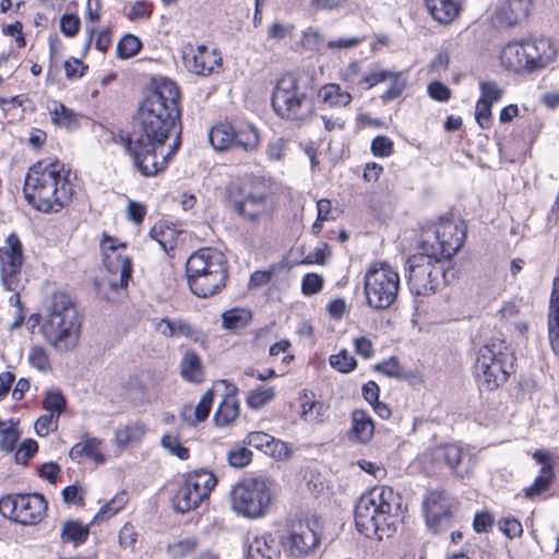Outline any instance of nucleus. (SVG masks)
<instances>
[{"label":"nucleus","instance_id":"f257e3e1","mask_svg":"<svg viewBox=\"0 0 559 559\" xmlns=\"http://www.w3.org/2000/svg\"><path fill=\"white\" fill-rule=\"evenodd\" d=\"M179 97L176 83L163 80L138 108L127 147L145 177L164 171L181 145Z\"/></svg>","mask_w":559,"mask_h":559},{"label":"nucleus","instance_id":"f03ea898","mask_svg":"<svg viewBox=\"0 0 559 559\" xmlns=\"http://www.w3.org/2000/svg\"><path fill=\"white\" fill-rule=\"evenodd\" d=\"M24 195L29 205L44 212H59L72 199L70 171L59 160L33 165L25 176Z\"/></svg>","mask_w":559,"mask_h":559},{"label":"nucleus","instance_id":"7ed1b4c3","mask_svg":"<svg viewBox=\"0 0 559 559\" xmlns=\"http://www.w3.org/2000/svg\"><path fill=\"white\" fill-rule=\"evenodd\" d=\"M401 497L391 487L379 486L364 493L355 508V524L366 537L382 539L389 532L393 519L399 516Z\"/></svg>","mask_w":559,"mask_h":559},{"label":"nucleus","instance_id":"20e7f679","mask_svg":"<svg viewBox=\"0 0 559 559\" xmlns=\"http://www.w3.org/2000/svg\"><path fill=\"white\" fill-rule=\"evenodd\" d=\"M82 328V314L72 297L63 292L51 295L41 332L58 352H68L78 344Z\"/></svg>","mask_w":559,"mask_h":559},{"label":"nucleus","instance_id":"39448f33","mask_svg":"<svg viewBox=\"0 0 559 559\" xmlns=\"http://www.w3.org/2000/svg\"><path fill=\"white\" fill-rule=\"evenodd\" d=\"M186 272L191 292L203 298L218 293L226 285L228 277L224 254L211 248L193 252L187 260Z\"/></svg>","mask_w":559,"mask_h":559},{"label":"nucleus","instance_id":"423d86ee","mask_svg":"<svg viewBox=\"0 0 559 559\" xmlns=\"http://www.w3.org/2000/svg\"><path fill=\"white\" fill-rule=\"evenodd\" d=\"M514 353L504 341L492 340L484 345L474 366L480 386L493 391L506 383L514 372Z\"/></svg>","mask_w":559,"mask_h":559},{"label":"nucleus","instance_id":"0eeeda50","mask_svg":"<svg viewBox=\"0 0 559 559\" xmlns=\"http://www.w3.org/2000/svg\"><path fill=\"white\" fill-rule=\"evenodd\" d=\"M271 102L276 115L285 120L304 122L314 114L311 97L300 87L299 80L290 73L277 80Z\"/></svg>","mask_w":559,"mask_h":559},{"label":"nucleus","instance_id":"6e6552de","mask_svg":"<svg viewBox=\"0 0 559 559\" xmlns=\"http://www.w3.org/2000/svg\"><path fill=\"white\" fill-rule=\"evenodd\" d=\"M405 271L409 292L417 296L436 293L445 281L444 261L435 259L424 250L407 259Z\"/></svg>","mask_w":559,"mask_h":559},{"label":"nucleus","instance_id":"1a4fd4ad","mask_svg":"<svg viewBox=\"0 0 559 559\" xmlns=\"http://www.w3.org/2000/svg\"><path fill=\"white\" fill-rule=\"evenodd\" d=\"M365 294L368 306L376 310L389 308L400 289L399 273L385 262H376L365 274Z\"/></svg>","mask_w":559,"mask_h":559},{"label":"nucleus","instance_id":"9d476101","mask_svg":"<svg viewBox=\"0 0 559 559\" xmlns=\"http://www.w3.org/2000/svg\"><path fill=\"white\" fill-rule=\"evenodd\" d=\"M24 263L23 246L16 234H10L0 247V274L5 290L11 292L10 305H20V294L25 288L26 280L22 276Z\"/></svg>","mask_w":559,"mask_h":559},{"label":"nucleus","instance_id":"9b49d317","mask_svg":"<svg viewBox=\"0 0 559 559\" xmlns=\"http://www.w3.org/2000/svg\"><path fill=\"white\" fill-rule=\"evenodd\" d=\"M231 509L246 518H259L270 507L272 496L262 479H246L233 486L230 493Z\"/></svg>","mask_w":559,"mask_h":559},{"label":"nucleus","instance_id":"f8f14e48","mask_svg":"<svg viewBox=\"0 0 559 559\" xmlns=\"http://www.w3.org/2000/svg\"><path fill=\"white\" fill-rule=\"evenodd\" d=\"M227 197L234 211L249 222L266 218L273 212L272 201L263 189L231 183L227 188Z\"/></svg>","mask_w":559,"mask_h":559},{"label":"nucleus","instance_id":"ddd939ff","mask_svg":"<svg viewBox=\"0 0 559 559\" xmlns=\"http://www.w3.org/2000/svg\"><path fill=\"white\" fill-rule=\"evenodd\" d=\"M216 483L215 475L206 469L188 474L173 498L176 512L187 513L197 509L204 499L209 498Z\"/></svg>","mask_w":559,"mask_h":559},{"label":"nucleus","instance_id":"4468645a","mask_svg":"<svg viewBox=\"0 0 559 559\" xmlns=\"http://www.w3.org/2000/svg\"><path fill=\"white\" fill-rule=\"evenodd\" d=\"M464 233L450 221H441L432 231H425L419 242V250L430 253L441 261L454 255L463 245Z\"/></svg>","mask_w":559,"mask_h":559},{"label":"nucleus","instance_id":"2eb2a0df","mask_svg":"<svg viewBox=\"0 0 559 559\" xmlns=\"http://www.w3.org/2000/svg\"><path fill=\"white\" fill-rule=\"evenodd\" d=\"M47 510V502L39 493L7 496L0 500V513L23 525L38 523Z\"/></svg>","mask_w":559,"mask_h":559},{"label":"nucleus","instance_id":"dca6fc26","mask_svg":"<svg viewBox=\"0 0 559 559\" xmlns=\"http://www.w3.org/2000/svg\"><path fill=\"white\" fill-rule=\"evenodd\" d=\"M321 525L318 519L298 521L292 525L287 536L282 537L285 552L290 557H302L320 545Z\"/></svg>","mask_w":559,"mask_h":559},{"label":"nucleus","instance_id":"f3484780","mask_svg":"<svg viewBox=\"0 0 559 559\" xmlns=\"http://www.w3.org/2000/svg\"><path fill=\"white\" fill-rule=\"evenodd\" d=\"M452 498L445 490H430L424 500V514L427 525L436 533L451 525Z\"/></svg>","mask_w":559,"mask_h":559},{"label":"nucleus","instance_id":"a211bd4d","mask_svg":"<svg viewBox=\"0 0 559 559\" xmlns=\"http://www.w3.org/2000/svg\"><path fill=\"white\" fill-rule=\"evenodd\" d=\"M182 59L189 72L203 76L213 73L222 62L221 53L216 49H209L205 45L186 47Z\"/></svg>","mask_w":559,"mask_h":559},{"label":"nucleus","instance_id":"6ab92c4d","mask_svg":"<svg viewBox=\"0 0 559 559\" xmlns=\"http://www.w3.org/2000/svg\"><path fill=\"white\" fill-rule=\"evenodd\" d=\"M465 453L457 444H444L431 450L430 457L436 464L444 463L457 477L463 478L471 469L469 461L465 462Z\"/></svg>","mask_w":559,"mask_h":559},{"label":"nucleus","instance_id":"aec40b11","mask_svg":"<svg viewBox=\"0 0 559 559\" xmlns=\"http://www.w3.org/2000/svg\"><path fill=\"white\" fill-rule=\"evenodd\" d=\"M501 64L513 72H534L528 41H510L501 51Z\"/></svg>","mask_w":559,"mask_h":559},{"label":"nucleus","instance_id":"412c9836","mask_svg":"<svg viewBox=\"0 0 559 559\" xmlns=\"http://www.w3.org/2000/svg\"><path fill=\"white\" fill-rule=\"evenodd\" d=\"M530 0H503L497 5L493 23L499 27H510L524 20L530 11Z\"/></svg>","mask_w":559,"mask_h":559},{"label":"nucleus","instance_id":"4be33fe9","mask_svg":"<svg viewBox=\"0 0 559 559\" xmlns=\"http://www.w3.org/2000/svg\"><path fill=\"white\" fill-rule=\"evenodd\" d=\"M527 41L534 71L544 69L556 60L559 48L551 38L540 37Z\"/></svg>","mask_w":559,"mask_h":559},{"label":"nucleus","instance_id":"5701e85b","mask_svg":"<svg viewBox=\"0 0 559 559\" xmlns=\"http://www.w3.org/2000/svg\"><path fill=\"white\" fill-rule=\"evenodd\" d=\"M352 426L347 433L350 441L368 443L374 433V424L370 415L362 409H354L350 415Z\"/></svg>","mask_w":559,"mask_h":559},{"label":"nucleus","instance_id":"b1692460","mask_svg":"<svg viewBox=\"0 0 559 559\" xmlns=\"http://www.w3.org/2000/svg\"><path fill=\"white\" fill-rule=\"evenodd\" d=\"M108 262L106 263L110 278L108 285L111 289L127 287L129 281L132 278V262L128 257L120 254L115 258L107 257Z\"/></svg>","mask_w":559,"mask_h":559},{"label":"nucleus","instance_id":"393cba45","mask_svg":"<svg viewBox=\"0 0 559 559\" xmlns=\"http://www.w3.org/2000/svg\"><path fill=\"white\" fill-rule=\"evenodd\" d=\"M278 543L271 535L255 537L248 546L247 559H280Z\"/></svg>","mask_w":559,"mask_h":559},{"label":"nucleus","instance_id":"a878e982","mask_svg":"<svg viewBox=\"0 0 559 559\" xmlns=\"http://www.w3.org/2000/svg\"><path fill=\"white\" fill-rule=\"evenodd\" d=\"M549 343L552 352L559 355V277L554 280L548 316Z\"/></svg>","mask_w":559,"mask_h":559},{"label":"nucleus","instance_id":"bb28decb","mask_svg":"<svg viewBox=\"0 0 559 559\" xmlns=\"http://www.w3.org/2000/svg\"><path fill=\"white\" fill-rule=\"evenodd\" d=\"M432 19L441 24L451 23L461 11V0H425Z\"/></svg>","mask_w":559,"mask_h":559},{"label":"nucleus","instance_id":"cd10ccee","mask_svg":"<svg viewBox=\"0 0 559 559\" xmlns=\"http://www.w3.org/2000/svg\"><path fill=\"white\" fill-rule=\"evenodd\" d=\"M260 144V135L254 126L247 122L235 123V135L233 139V146L242 148L246 152H252L258 148Z\"/></svg>","mask_w":559,"mask_h":559},{"label":"nucleus","instance_id":"c85d7f7f","mask_svg":"<svg viewBox=\"0 0 559 559\" xmlns=\"http://www.w3.org/2000/svg\"><path fill=\"white\" fill-rule=\"evenodd\" d=\"M237 389L233 386V390L226 394L223 401L219 403L213 420L216 426L225 427L233 423L239 415V403L235 396Z\"/></svg>","mask_w":559,"mask_h":559},{"label":"nucleus","instance_id":"c756f323","mask_svg":"<svg viewBox=\"0 0 559 559\" xmlns=\"http://www.w3.org/2000/svg\"><path fill=\"white\" fill-rule=\"evenodd\" d=\"M319 97L322 103L328 105L330 108L346 107L353 99L352 95L342 90V87L336 83H329L324 85L319 92Z\"/></svg>","mask_w":559,"mask_h":559},{"label":"nucleus","instance_id":"7c9ffc66","mask_svg":"<svg viewBox=\"0 0 559 559\" xmlns=\"http://www.w3.org/2000/svg\"><path fill=\"white\" fill-rule=\"evenodd\" d=\"M235 123L222 122L214 126L209 132V140L216 151H224L233 146Z\"/></svg>","mask_w":559,"mask_h":559},{"label":"nucleus","instance_id":"2f4dec72","mask_svg":"<svg viewBox=\"0 0 559 559\" xmlns=\"http://www.w3.org/2000/svg\"><path fill=\"white\" fill-rule=\"evenodd\" d=\"M180 374L189 382H201L203 379V368L199 355L194 350L185 353L180 361Z\"/></svg>","mask_w":559,"mask_h":559},{"label":"nucleus","instance_id":"473e14b6","mask_svg":"<svg viewBox=\"0 0 559 559\" xmlns=\"http://www.w3.org/2000/svg\"><path fill=\"white\" fill-rule=\"evenodd\" d=\"M251 320V311L242 308H234L222 314L223 328L235 332L247 328Z\"/></svg>","mask_w":559,"mask_h":559},{"label":"nucleus","instance_id":"72a5a7b5","mask_svg":"<svg viewBox=\"0 0 559 559\" xmlns=\"http://www.w3.org/2000/svg\"><path fill=\"white\" fill-rule=\"evenodd\" d=\"M50 116L55 124L69 130L75 129L80 124V116L61 103H53Z\"/></svg>","mask_w":559,"mask_h":559},{"label":"nucleus","instance_id":"f704fd0d","mask_svg":"<svg viewBox=\"0 0 559 559\" xmlns=\"http://www.w3.org/2000/svg\"><path fill=\"white\" fill-rule=\"evenodd\" d=\"M554 477L551 464H545L542 466L539 475L534 479L533 484L523 490L524 496L527 499H533L545 492L552 484Z\"/></svg>","mask_w":559,"mask_h":559},{"label":"nucleus","instance_id":"c9c22d12","mask_svg":"<svg viewBox=\"0 0 559 559\" xmlns=\"http://www.w3.org/2000/svg\"><path fill=\"white\" fill-rule=\"evenodd\" d=\"M88 534V526L79 521L69 520L62 524L61 539L66 543L81 545L87 539Z\"/></svg>","mask_w":559,"mask_h":559},{"label":"nucleus","instance_id":"e433bc0d","mask_svg":"<svg viewBox=\"0 0 559 559\" xmlns=\"http://www.w3.org/2000/svg\"><path fill=\"white\" fill-rule=\"evenodd\" d=\"M151 237L156 240L164 251L175 248L177 241V231L175 228L165 225H155L151 231Z\"/></svg>","mask_w":559,"mask_h":559},{"label":"nucleus","instance_id":"4c0bfd02","mask_svg":"<svg viewBox=\"0 0 559 559\" xmlns=\"http://www.w3.org/2000/svg\"><path fill=\"white\" fill-rule=\"evenodd\" d=\"M128 499L126 491L118 492L110 501L100 508L94 516L93 522H99L110 519L123 509Z\"/></svg>","mask_w":559,"mask_h":559},{"label":"nucleus","instance_id":"58836bf2","mask_svg":"<svg viewBox=\"0 0 559 559\" xmlns=\"http://www.w3.org/2000/svg\"><path fill=\"white\" fill-rule=\"evenodd\" d=\"M142 48L141 40L132 34H126L117 44V57L129 59L134 57Z\"/></svg>","mask_w":559,"mask_h":559},{"label":"nucleus","instance_id":"ea45409f","mask_svg":"<svg viewBox=\"0 0 559 559\" xmlns=\"http://www.w3.org/2000/svg\"><path fill=\"white\" fill-rule=\"evenodd\" d=\"M144 435V430L139 425L120 427L115 431V441L119 447H126L133 441H138Z\"/></svg>","mask_w":559,"mask_h":559},{"label":"nucleus","instance_id":"a19ab883","mask_svg":"<svg viewBox=\"0 0 559 559\" xmlns=\"http://www.w3.org/2000/svg\"><path fill=\"white\" fill-rule=\"evenodd\" d=\"M275 396V392L273 388H263L260 386L255 390H252L248 397H247V404L252 409H260L265 404L271 402Z\"/></svg>","mask_w":559,"mask_h":559},{"label":"nucleus","instance_id":"79ce46f5","mask_svg":"<svg viewBox=\"0 0 559 559\" xmlns=\"http://www.w3.org/2000/svg\"><path fill=\"white\" fill-rule=\"evenodd\" d=\"M27 360L32 367L40 372H47L51 369L49 355L41 346H33L28 353Z\"/></svg>","mask_w":559,"mask_h":559},{"label":"nucleus","instance_id":"37998d69","mask_svg":"<svg viewBox=\"0 0 559 559\" xmlns=\"http://www.w3.org/2000/svg\"><path fill=\"white\" fill-rule=\"evenodd\" d=\"M388 80H390V86L381 96L383 103L400 97L406 87V80L402 73L391 71V76Z\"/></svg>","mask_w":559,"mask_h":559},{"label":"nucleus","instance_id":"c03bdc74","mask_svg":"<svg viewBox=\"0 0 559 559\" xmlns=\"http://www.w3.org/2000/svg\"><path fill=\"white\" fill-rule=\"evenodd\" d=\"M43 407L47 412L55 413L57 417H60L67 407V400L61 392L49 391L43 401Z\"/></svg>","mask_w":559,"mask_h":559},{"label":"nucleus","instance_id":"a18cd8bd","mask_svg":"<svg viewBox=\"0 0 559 559\" xmlns=\"http://www.w3.org/2000/svg\"><path fill=\"white\" fill-rule=\"evenodd\" d=\"M330 365L334 369L343 373H347L356 368L357 362L356 359L350 356L346 349H342L338 354L332 355L330 357Z\"/></svg>","mask_w":559,"mask_h":559},{"label":"nucleus","instance_id":"49530a36","mask_svg":"<svg viewBox=\"0 0 559 559\" xmlns=\"http://www.w3.org/2000/svg\"><path fill=\"white\" fill-rule=\"evenodd\" d=\"M376 369L390 378L406 379L407 372L401 367L396 357H391L388 360L376 366Z\"/></svg>","mask_w":559,"mask_h":559},{"label":"nucleus","instance_id":"de8ad7c7","mask_svg":"<svg viewBox=\"0 0 559 559\" xmlns=\"http://www.w3.org/2000/svg\"><path fill=\"white\" fill-rule=\"evenodd\" d=\"M480 98L478 100H485L488 104L499 102L502 97V90L496 82L492 81H480L479 82Z\"/></svg>","mask_w":559,"mask_h":559},{"label":"nucleus","instance_id":"09e8293b","mask_svg":"<svg viewBox=\"0 0 559 559\" xmlns=\"http://www.w3.org/2000/svg\"><path fill=\"white\" fill-rule=\"evenodd\" d=\"M198 539L194 536H188L169 545V551L174 558H181L197 548Z\"/></svg>","mask_w":559,"mask_h":559},{"label":"nucleus","instance_id":"8fccbe9b","mask_svg":"<svg viewBox=\"0 0 559 559\" xmlns=\"http://www.w3.org/2000/svg\"><path fill=\"white\" fill-rule=\"evenodd\" d=\"M162 445L173 455H176L180 460H187L189 457V449L180 443L178 437L166 435L162 438Z\"/></svg>","mask_w":559,"mask_h":559},{"label":"nucleus","instance_id":"3c124183","mask_svg":"<svg viewBox=\"0 0 559 559\" xmlns=\"http://www.w3.org/2000/svg\"><path fill=\"white\" fill-rule=\"evenodd\" d=\"M323 43H324V37L318 29L309 27L302 32L301 44L305 49L311 50V51H318V50H320Z\"/></svg>","mask_w":559,"mask_h":559},{"label":"nucleus","instance_id":"603ef678","mask_svg":"<svg viewBox=\"0 0 559 559\" xmlns=\"http://www.w3.org/2000/svg\"><path fill=\"white\" fill-rule=\"evenodd\" d=\"M251 460L252 452L243 447L230 450L227 454L229 465L237 468L247 466Z\"/></svg>","mask_w":559,"mask_h":559},{"label":"nucleus","instance_id":"864d4df0","mask_svg":"<svg viewBox=\"0 0 559 559\" xmlns=\"http://www.w3.org/2000/svg\"><path fill=\"white\" fill-rule=\"evenodd\" d=\"M59 417L55 413L41 415L35 423V430L39 437L47 436L50 431L58 428Z\"/></svg>","mask_w":559,"mask_h":559},{"label":"nucleus","instance_id":"5fc2aeb1","mask_svg":"<svg viewBox=\"0 0 559 559\" xmlns=\"http://www.w3.org/2000/svg\"><path fill=\"white\" fill-rule=\"evenodd\" d=\"M370 150L377 157H388L393 153V141L385 135H378L372 140Z\"/></svg>","mask_w":559,"mask_h":559},{"label":"nucleus","instance_id":"6e6d98bb","mask_svg":"<svg viewBox=\"0 0 559 559\" xmlns=\"http://www.w3.org/2000/svg\"><path fill=\"white\" fill-rule=\"evenodd\" d=\"M214 400L213 390H207L200 399L198 405L194 408V417L198 423L204 421L211 411L212 403Z\"/></svg>","mask_w":559,"mask_h":559},{"label":"nucleus","instance_id":"4d7b16f0","mask_svg":"<svg viewBox=\"0 0 559 559\" xmlns=\"http://www.w3.org/2000/svg\"><path fill=\"white\" fill-rule=\"evenodd\" d=\"M38 450V444L35 440L33 439H26L24 440L16 453H15V462L17 464H23V465H26L28 460L34 456V454L37 452Z\"/></svg>","mask_w":559,"mask_h":559},{"label":"nucleus","instance_id":"13d9d810","mask_svg":"<svg viewBox=\"0 0 559 559\" xmlns=\"http://www.w3.org/2000/svg\"><path fill=\"white\" fill-rule=\"evenodd\" d=\"M81 444L84 448V456L92 459L96 464L104 463L105 456L98 450V447L102 444L100 439L86 438Z\"/></svg>","mask_w":559,"mask_h":559},{"label":"nucleus","instance_id":"bf43d9fd","mask_svg":"<svg viewBox=\"0 0 559 559\" xmlns=\"http://www.w3.org/2000/svg\"><path fill=\"white\" fill-rule=\"evenodd\" d=\"M323 286V278L317 273H308L302 277L301 290L306 296L319 293Z\"/></svg>","mask_w":559,"mask_h":559},{"label":"nucleus","instance_id":"052dcab7","mask_svg":"<svg viewBox=\"0 0 559 559\" xmlns=\"http://www.w3.org/2000/svg\"><path fill=\"white\" fill-rule=\"evenodd\" d=\"M81 21L75 14H63L60 19L59 27L61 33L67 37H73L78 34Z\"/></svg>","mask_w":559,"mask_h":559},{"label":"nucleus","instance_id":"680f3d73","mask_svg":"<svg viewBox=\"0 0 559 559\" xmlns=\"http://www.w3.org/2000/svg\"><path fill=\"white\" fill-rule=\"evenodd\" d=\"M288 142L283 138H277L267 144L266 155L272 162H280L287 152Z\"/></svg>","mask_w":559,"mask_h":559},{"label":"nucleus","instance_id":"e2e57ef3","mask_svg":"<svg viewBox=\"0 0 559 559\" xmlns=\"http://www.w3.org/2000/svg\"><path fill=\"white\" fill-rule=\"evenodd\" d=\"M362 75L360 63L353 61L343 71L342 78L349 86H362Z\"/></svg>","mask_w":559,"mask_h":559},{"label":"nucleus","instance_id":"0e129e2a","mask_svg":"<svg viewBox=\"0 0 559 559\" xmlns=\"http://www.w3.org/2000/svg\"><path fill=\"white\" fill-rule=\"evenodd\" d=\"M390 76L391 71L376 68L371 70L369 73L362 75V87L365 90H370L373 86L386 81Z\"/></svg>","mask_w":559,"mask_h":559},{"label":"nucleus","instance_id":"69168bd1","mask_svg":"<svg viewBox=\"0 0 559 559\" xmlns=\"http://www.w3.org/2000/svg\"><path fill=\"white\" fill-rule=\"evenodd\" d=\"M152 3L145 0L136 1L131 5L127 17L131 21L148 19L152 14Z\"/></svg>","mask_w":559,"mask_h":559},{"label":"nucleus","instance_id":"338daca9","mask_svg":"<svg viewBox=\"0 0 559 559\" xmlns=\"http://www.w3.org/2000/svg\"><path fill=\"white\" fill-rule=\"evenodd\" d=\"M245 442L249 447L264 452L266 447H269V442H273V437L262 431H252L247 435Z\"/></svg>","mask_w":559,"mask_h":559},{"label":"nucleus","instance_id":"774afa93","mask_svg":"<svg viewBox=\"0 0 559 559\" xmlns=\"http://www.w3.org/2000/svg\"><path fill=\"white\" fill-rule=\"evenodd\" d=\"M428 95L437 102H448L451 97V90L439 81L431 82L427 87Z\"/></svg>","mask_w":559,"mask_h":559}]
</instances>
